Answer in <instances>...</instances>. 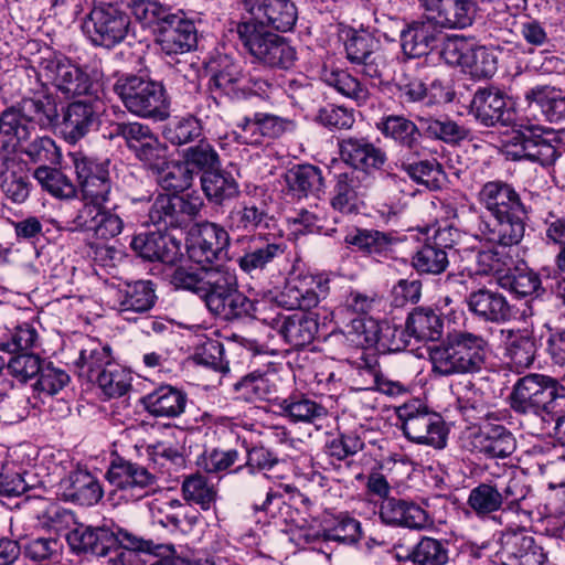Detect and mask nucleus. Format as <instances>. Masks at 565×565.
I'll return each mask as SVG.
<instances>
[{
	"label": "nucleus",
	"mask_w": 565,
	"mask_h": 565,
	"mask_svg": "<svg viewBox=\"0 0 565 565\" xmlns=\"http://www.w3.org/2000/svg\"><path fill=\"white\" fill-rule=\"evenodd\" d=\"M236 140L243 145L259 146L266 139H276L294 129V122L280 116L257 111L238 122Z\"/></svg>",
	"instance_id": "bb28decb"
},
{
	"label": "nucleus",
	"mask_w": 565,
	"mask_h": 565,
	"mask_svg": "<svg viewBox=\"0 0 565 565\" xmlns=\"http://www.w3.org/2000/svg\"><path fill=\"white\" fill-rule=\"evenodd\" d=\"M448 561V541L423 536L415 544L414 565H446Z\"/></svg>",
	"instance_id": "0e129e2a"
},
{
	"label": "nucleus",
	"mask_w": 565,
	"mask_h": 565,
	"mask_svg": "<svg viewBox=\"0 0 565 565\" xmlns=\"http://www.w3.org/2000/svg\"><path fill=\"white\" fill-rule=\"evenodd\" d=\"M361 535L362 527L360 521L347 514L337 516L330 525L323 529V537L327 541L352 544L356 543Z\"/></svg>",
	"instance_id": "774afa93"
},
{
	"label": "nucleus",
	"mask_w": 565,
	"mask_h": 565,
	"mask_svg": "<svg viewBox=\"0 0 565 565\" xmlns=\"http://www.w3.org/2000/svg\"><path fill=\"white\" fill-rule=\"evenodd\" d=\"M113 362L111 350L108 345L88 339L79 351L75 367L79 377L94 383L98 374L104 372L108 364Z\"/></svg>",
	"instance_id": "37998d69"
},
{
	"label": "nucleus",
	"mask_w": 565,
	"mask_h": 565,
	"mask_svg": "<svg viewBox=\"0 0 565 565\" xmlns=\"http://www.w3.org/2000/svg\"><path fill=\"white\" fill-rule=\"evenodd\" d=\"M213 75L211 84L228 96H239V89H244V75L239 62L227 54H217L210 64Z\"/></svg>",
	"instance_id": "ea45409f"
},
{
	"label": "nucleus",
	"mask_w": 565,
	"mask_h": 565,
	"mask_svg": "<svg viewBox=\"0 0 565 565\" xmlns=\"http://www.w3.org/2000/svg\"><path fill=\"white\" fill-rule=\"evenodd\" d=\"M201 186L206 199L218 205L237 198L241 193L239 185L232 173L218 168L202 174Z\"/></svg>",
	"instance_id": "de8ad7c7"
},
{
	"label": "nucleus",
	"mask_w": 565,
	"mask_h": 565,
	"mask_svg": "<svg viewBox=\"0 0 565 565\" xmlns=\"http://www.w3.org/2000/svg\"><path fill=\"white\" fill-rule=\"evenodd\" d=\"M330 291V279L327 275H299L290 278L279 296V303L287 309L300 311L292 315L277 313L274 317L257 319L276 330L284 340L294 348H302L310 344L319 330L316 316L307 313V310L318 306Z\"/></svg>",
	"instance_id": "f257e3e1"
},
{
	"label": "nucleus",
	"mask_w": 565,
	"mask_h": 565,
	"mask_svg": "<svg viewBox=\"0 0 565 565\" xmlns=\"http://www.w3.org/2000/svg\"><path fill=\"white\" fill-rule=\"evenodd\" d=\"M423 6L441 31L466 29L473 23L477 13L473 0H423Z\"/></svg>",
	"instance_id": "cd10ccee"
},
{
	"label": "nucleus",
	"mask_w": 565,
	"mask_h": 565,
	"mask_svg": "<svg viewBox=\"0 0 565 565\" xmlns=\"http://www.w3.org/2000/svg\"><path fill=\"white\" fill-rule=\"evenodd\" d=\"M152 175L163 190L175 193L189 189L193 181L191 169L183 161L167 160Z\"/></svg>",
	"instance_id": "13d9d810"
},
{
	"label": "nucleus",
	"mask_w": 565,
	"mask_h": 565,
	"mask_svg": "<svg viewBox=\"0 0 565 565\" xmlns=\"http://www.w3.org/2000/svg\"><path fill=\"white\" fill-rule=\"evenodd\" d=\"M131 249L149 262L175 264L182 257L181 241L170 234L139 233L131 238Z\"/></svg>",
	"instance_id": "c85d7f7f"
},
{
	"label": "nucleus",
	"mask_w": 565,
	"mask_h": 565,
	"mask_svg": "<svg viewBox=\"0 0 565 565\" xmlns=\"http://www.w3.org/2000/svg\"><path fill=\"white\" fill-rule=\"evenodd\" d=\"M344 243L365 255L381 258L393 252L396 239L391 234L377 230L354 228L345 235Z\"/></svg>",
	"instance_id": "79ce46f5"
},
{
	"label": "nucleus",
	"mask_w": 565,
	"mask_h": 565,
	"mask_svg": "<svg viewBox=\"0 0 565 565\" xmlns=\"http://www.w3.org/2000/svg\"><path fill=\"white\" fill-rule=\"evenodd\" d=\"M505 356L516 369L530 367L536 356L537 343L529 329H501Z\"/></svg>",
	"instance_id": "e433bc0d"
},
{
	"label": "nucleus",
	"mask_w": 565,
	"mask_h": 565,
	"mask_svg": "<svg viewBox=\"0 0 565 565\" xmlns=\"http://www.w3.org/2000/svg\"><path fill=\"white\" fill-rule=\"evenodd\" d=\"M467 306L471 313L487 322L504 323L512 317V307L508 299L484 287L469 294Z\"/></svg>",
	"instance_id": "f704fd0d"
},
{
	"label": "nucleus",
	"mask_w": 565,
	"mask_h": 565,
	"mask_svg": "<svg viewBox=\"0 0 565 565\" xmlns=\"http://www.w3.org/2000/svg\"><path fill=\"white\" fill-rule=\"evenodd\" d=\"M94 383L106 397H120L131 387V374L114 361L108 364L104 372L98 374Z\"/></svg>",
	"instance_id": "052dcab7"
},
{
	"label": "nucleus",
	"mask_w": 565,
	"mask_h": 565,
	"mask_svg": "<svg viewBox=\"0 0 565 565\" xmlns=\"http://www.w3.org/2000/svg\"><path fill=\"white\" fill-rule=\"evenodd\" d=\"M157 43L167 55L183 54L196 46L198 31L192 20L183 12H171L157 29Z\"/></svg>",
	"instance_id": "5701e85b"
},
{
	"label": "nucleus",
	"mask_w": 565,
	"mask_h": 565,
	"mask_svg": "<svg viewBox=\"0 0 565 565\" xmlns=\"http://www.w3.org/2000/svg\"><path fill=\"white\" fill-rule=\"evenodd\" d=\"M183 163L194 171L206 174L220 168V156L215 148L206 140H200L196 145L185 148L182 152Z\"/></svg>",
	"instance_id": "680f3d73"
},
{
	"label": "nucleus",
	"mask_w": 565,
	"mask_h": 565,
	"mask_svg": "<svg viewBox=\"0 0 565 565\" xmlns=\"http://www.w3.org/2000/svg\"><path fill=\"white\" fill-rule=\"evenodd\" d=\"M397 419L404 436L417 445L443 449L447 445L448 429L438 413L418 402L397 408Z\"/></svg>",
	"instance_id": "9b49d317"
},
{
	"label": "nucleus",
	"mask_w": 565,
	"mask_h": 565,
	"mask_svg": "<svg viewBox=\"0 0 565 565\" xmlns=\"http://www.w3.org/2000/svg\"><path fill=\"white\" fill-rule=\"evenodd\" d=\"M164 137L175 146L186 145L202 136L201 122L193 116L175 118L164 128Z\"/></svg>",
	"instance_id": "338daca9"
},
{
	"label": "nucleus",
	"mask_w": 565,
	"mask_h": 565,
	"mask_svg": "<svg viewBox=\"0 0 565 565\" xmlns=\"http://www.w3.org/2000/svg\"><path fill=\"white\" fill-rule=\"evenodd\" d=\"M82 200L109 202L113 182L109 159H98L83 153L73 157Z\"/></svg>",
	"instance_id": "f3484780"
},
{
	"label": "nucleus",
	"mask_w": 565,
	"mask_h": 565,
	"mask_svg": "<svg viewBox=\"0 0 565 565\" xmlns=\"http://www.w3.org/2000/svg\"><path fill=\"white\" fill-rule=\"evenodd\" d=\"M424 134L434 140L448 145H458L468 137V129L448 116L418 117Z\"/></svg>",
	"instance_id": "603ef678"
},
{
	"label": "nucleus",
	"mask_w": 565,
	"mask_h": 565,
	"mask_svg": "<svg viewBox=\"0 0 565 565\" xmlns=\"http://www.w3.org/2000/svg\"><path fill=\"white\" fill-rule=\"evenodd\" d=\"M470 111L486 127L510 126L514 120V113L508 107L505 94L493 86L477 89Z\"/></svg>",
	"instance_id": "b1692460"
},
{
	"label": "nucleus",
	"mask_w": 565,
	"mask_h": 565,
	"mask_svg": "<svg viewBox=\"0 0 565 565\" xmlns=\"http://www.w3.org/2000/svg\"><path fill=\"white\" fill-rule=\"evenodd\" d=\"M242 244L243 254L237 257L239 269L253 277L263 273L281 258L286 252V244L276 239H271L266 234L244 235L236 239Z\"/></svg>",
	"instance_id": "a211bd4d"
},
{
	"label": "nucleus",
	"mask_w": 565,
	"mask_h": 565,
	"mask_svg": "<svg viewBox=\"0 0 565 565\" xmlns=\"http://www.w3.org/2000/svg\"><path fill=\"white\" fill-rule=\"evenodd\" d=\"M245 8L252 14L248 22L279 32L292 30L298 19L297 8L291 0H245Z\"/></svg>",
	"instance_id": "a878e982"
},
{
	"label": "nucleus",
	"mask_w": 565,
	"mask_h": 565,
	"mask_svg": "<svg viewBox=\"0 0 565 565\" xmlns=\"http://www.w3.org/2000/svg\"><path fill=\"white\" fill-rule=\"evenodd\" d=\"M411 157L409 154L399 160V169L414 182L424 185L428 190L440 189L444 178L443 166L436 159L412 161Z\"/></svg>",
	"instance_id": "3c124183"
},
{
	"label": "nucleus",
	"mask_w": 565,
	"mask_h": 565,
	"mask_svg": "<svg viewBox=\"0 0 565 565\" xmlns=\"http://www.w3.org/2000/svg\"><path fill=\"white\" fill-rule=\"evenodd\" d=\"M58 117L57 103L52 95L22 98L0 115V147L7 152L14 151L21 142L31 138L36 126L51 129L57 124Z\"/></svg>",
	"instance_id": "f03ea898"
},
{
	"label": "nucleus",
	"mask_w": 565,
	"mask_h": 565,
	"mask_svg": "<svg viewBox=\"0 0 565 565\" xmlns=\"http://www.w3.org/2000/svg\"><path fill=\"white\" fill-rule=\"evenodd\" d=\"M156 290L150 280L126 282L117 292L118 308L121 313L149 311L156 303Z\"/></svg>",
	"instance_id": "c03bdc74"
},
{
	"label": "nucleus",
	"mask_w": 565,
	"mask_h": 565,
	"mask_svg": "<svg viewBox=\"0 0 565 565\" xmlns=\"http://www.w3.org/2000/svg\"><path fill=\"white\" fill-rule=\"evenodd\" d=\"M106 201L83 200L81 207L71 214L63 225L68 233L90 234L98 239H110L118 236L125 226L124 220L115 205L106 206Z\"/></svg>",
	"instance_id": "ddd939ff"
},
{
	"label": "nucleus",
	"mask_w": 565,
	"mask_h": 565,
	"mask_svg": "<svg viewBox=\"0 0 565 565\" xmlns=\"http://www.w3.org/2000/svg\"><path fill=\"white\" fill-rule=\"evenodd\" d=\"M435 373L449 376L479 373L486 365L488 342L481 335L460 331L430 350Z\"/></svg>",
	"instance_id": "7ed1b4c3"
},
{
	"label": "nucleus",
	"mask_w": 565,
	"mask_h": 565,
	"mask_svg": "<svg viewBox=\"0 0 565 565\" xmlns=\"http://www.w3.org/2000/svg\"><path fill=\"white\" fill-rule=\"evenodd\" d=\"M499 282L516 297H539L544 291L539 274L529 268H515L513 273L501 276Z\"/></svg>",
	"instance_id": "4d7b16f0"
},
{
	"label": "nucleus",
	"mask_w": 565,
	"mask_h": 565,
	"mask_svg": "<svg viewBox=\"0 0 565 565\" xmlns=\"http://www.w3.org/2000/svg\"><path fill=\"white\" fill-rule=\"evenodd\" d=\"M35 179L51 195L57 199H74L77 188L73 181L57 169L40 166L34 172Z\"/></svg>",
	"instance_id": "bf43d9fd"
},
{
	"label": "nucleus",
	"mask_w": 565,
	"mask_h": 565,
	"mask_svg": "<svg viewBox=\"0 0 565 565\" xmlns=\"http://www.w3.org/2000/svg\"><path fill=\"white\" fill-rule=\"evenodd\" d=\"M231 236L224 225L204 221L190 232L186 243L189 258L202 267L228 258Z\"/></svg>",
	"instance_id": "2eb2a0df"
},
{
	"label": "nucleus",
	"mask_w": 565,
	"mask_h": 565,
	"mask_svg": "<svg viewBox=\"0 0 565 565\" xmlns=\"http://www.w3.org/2000/svg\"><path fill=\"white\" fill-rule=\"evenodd\" d=\"M322 78L328 86L333 87L338 93L354 100L358 105L365 104L370 97L367 87L344 70L324 68Z\"/></svg>",
	"instance_id": "5fc2aeb1"
},
{
	"label": "nucleus",
	"mask_w": 565,
	"mask_h": 565,
	"mask_svg": "<svg viewBox=\"0 0 565 565\" xmlns=\"http://www.w3.org/2000/svg\"><path fill=\"white\" fill-rule=\"evenodd\" d=\"M380 519L386 525L422 530L433 523L428 513L413 501L386 498L380 505Z\"/></svg>",
	"instance_id": "2f4dec72"
},
{
	"label": "nucleus",
	"mask_w": 565,
	"mask_h": 565,
	"mask_svg": "<svg viewBox=\"0 0 565 565\" xmlns=\"http://www.w3.org/2000/svg\"><path fill=\"white\" fill-rule=\"evenodd\" d=\"M65 497L81 505H94L103 498L98 480L88 471L77 470L70 475Z\"/></svg>",
	"instance_id": "8fccbe9b"
},
{
	"label": "nucleus",
	"mask_w": 565,
	"mask_h": 565,
	"mask_svg": "<svg viewBox=\"0 0 565 565\" xmlns=\"http://www.w3.org/2000/svg\"><path fill=\"white\" fill-rule=\"evenodd\" d=\"M341 159L353 172H361L373 180V173L383 169L387 161L385 150L374 145L367 137H347L339 141Z\"/></svg>",
	"instance_id": "412c9836"
},
{
	"label": "nucleus",
	"mask_w": 565,
	"mask_h": 565,
	"mask_svg": "<svg viewBox=\"0 0 565 565\" xmlns=\"http://www.w3.org/2000/svg\"><path fill=\"white\" fill-rule=\"evenodd\" d=\"M286 183L290 193L298 199L320 198L324 193L326 182L322 170L313 164H297L286 173Z\"/></svg>",
	"instance_id": "58836bf2"
},
{
	"label": "nucleus",
	"mask_w": 565,
	"mask_h": 565,
	"mask_svg": "<svg viewBox=\"0 0 565 565\" xmlns=\"http://www.w3.org/2000/svg\"><path fill=\"white\" fill-rule=\"evenodd\" d=\"M504 143V152L511 160H529L541 166L553 164L558 151L553 141L556 140L552 129H545L539 125H514Z\"/></svg>",
	"instance_id": "f8f14e48"
},
{
	"label": "nucleus",
	"mask_w": 565,
	"mask_h": 565,
	"mask_svg": "<svg viewBox=\"0 0 565 565\" xmlns=\"http://www.w3.org/2000/svg\"><path fill=\"white\" fill-rule=\"evenodd\" d=\"M201 299L214 316L224 320L243 317L258 318V303L253 302L238 289L234 269L218 265L206 269L205 290Z\"/></svg>",
	"instance_id": "20e7f679"
},
{
	"label": "nucleus",
	"mask_w": 565,
	"mask_h": 565,
	"mask_svg": "<svg viewBox=\"0 0 565 565\" xmlns=\"http://www.w3.org/2000/svg\"><path fill=\"white\" fill-rule=\"evenodd\" d=\"M467 505L478 519H492L494 513L503 509L499 487L491 482L479 483L470 490Z\"/></svg>",
	"instance_id": "864d4df0"
},
{
	"label": "nucleus",
	"mask_w": 565,
	"mask_h": 565,
	"mask_svg": "<svg viewBox=\"0 0 565 565\" xmlns=\"http://www.w3.org/2000/svg\"><path fill=\"white\" fill-rule=\"evenodd\" d=\"M43 74L64 98L88 96L93 82L88 74L66 57H53L43 63Z\"/></svg>",
	"instance_id": "aec40b11"
},
{
	"label": "nucleus",
	"mask_w": 565,
	"mask_h": 565,
	"mask_svg": "<svg viewBox=\"0 0 565 565\" xmlns=\"http://www.w3.org/2000/svg\"><path fill=\"white\" fill-rule=\"evenodd\" d=\"M182 494L184 500L209 510L216 500L217 491L205 476L192 473L182 482Z\"/></svg>",
	"instance_id": "e2e57ef3"
},
{
	"label": "nucleus",
	"mask_w": 565,
	"mask_h": 565,
	"mask_svg": "<svg viewBox=\"0 0 565 565\" xmlns=\"http://www.w3.org/2000/svg\"><path fill=\"white\" fill-rule=\"evenodd\" d=\"M564 397V385L556 379L531 373L514 383L508 398L510 407L515 413L534 415L543 422V414H550L554 409L556 399Z\"/></svg>",
	"instance_id": "1a4fd4ad"
},
{
	"label": "nucleus",
	"mask_w": 565,
	"mask_h": 565,
	"mask_svg": "<svg viewBox=\"0 0 565 565\" xmlns=\"http://www.w3.org/2000/svg\"><path fill=\"white\" fill-rule=\"evenodd\" d=\"M114 92L137 117L154 121L169 117L170 103L164 86L147 75L124 74L116 79Z\"/></svg>",
	"instance_id": "39448f33"
},
{
	"label": "nucleus",
	"mask_w": 565,
	"mask_h": 565,
	"mask_svg": "<svg viewBox=\"0 0 565 565\" xmlns=\"http://www.w3.org/2000/svg\"><path fill=\"white\" fill-rule=\"evenodd\" d=\"M271 204L268 191L256 184H247L243 200L233 206L224 220V227L233 233L254 232L267 225Z\"/></svg>",
	"instance_id": "4468645a"
},
{
	"label": "nucleus",
	"mask_w": 565,
	"mask_h": 565,
	"mask_svg": "<svg viewBox=\"0 0 565 565\" xmlns=\"http://www.w3.org/2000/svg\"><path fill=\"white\" fill-rule=\"evenodd\" d=\"M412 264L418 273L438 275L445 271L449 264L448 254L426 241L414 254Z\"/></svg>",
	"instance_id": "69168bd1"
},
{
	"label": "nucleus",
	"mask_w": 565,
	"mask_h": 565,
	"mask_svg": "<svg viewBox=\"0 0 565 565\" xmlns=\"http://www.w3.org/2000/svg\"><path fill=\"white\" fill-rule=\"evenodd\" d=\"M97 111L90 102L71 103L63 113L61 132L68 143H76L97 124Z\"/></svg>",
	"instance_id": "c9c22d12"
},
{
	"label": "nucleus",
	"mask_w": 565,
	"mask_h": 565,
	"mask_svg": "<svg viewBox=\"0 0 565 565\" xmlns=\"http://www.w3.org/2000/svg\"><path fill=\"white\" fill-rule=\"evenodd\" d=\"M373 179L356 172H341L334 175L330 205L341 214H353L359 210L360 196L371 186Z\"/></svg>",
	"instance_id": "7c9ffc66"
},
{
	"label": "nucleus",
	"mask_w": 565,
	"mask_h": 565,
	"mask_svg": "<svg viewBox=\"0 0 565 565\" xmlns=\"http://www.w3.org/2000/svg\"><path fill=\"white\" fill-rule=\"evenodd\" d=\"M525 99L535 104L550 122L565 120V95H557L550 86H535L524 94Z\"/></svg>",
	"instance_id": "6e6d98bb"
},
{
	"label": "nucleus",
	"mask_w": 565,
	"mask_h": 565,
	"mask_svg": "<svg viewBox=\"0 0 565 565\" xmlns=\"http://www.w3.org/2000/svg\"><path fill=\"white\" fill-rule=\"evenodd\" d=\"M203 207L200 196L159 194L152 201L148 216L153 225L163 228H178L196 217Z\"/></svg>",
	"instance_id": "dca6fc26"
},
{
	"label": "nucleus",
	"mask_w": 565,
	"mask_h": 565,
	"mask_svg": "<svg viewBox=\"0 0 565 565\" xmlns=\"http://www.w3.org/2000/svg\"><path fill=\"white\" fill-rule=\"evenodd\" d=\"M186 393L172 385H161L142 397L146 411L154 417L175 418L184 413Z\"/></svg>",
	"instance_id": "4c0bfd02"
},
{
	"label": "nucleus",
	"mask_w": 565,
	"mask_h": 565,
	"mask_svg": "<svg viewBox=\"0 0 565 565\" xmlns=\"http://www.w3.org/2000/svg\"><path fill=\"white\" fill-rule=\"evenodd\" d=\"M406 328L416 341H438L444 333L441 313L430 307L414 308L406 318Z\"/></svg>",
	"instance_id": "a19ab883"
},
{
	"label": "nucleus",
	"mask_w": 565,
	"mask_h": 565,
	"mask_svg": "<svg viewBox=\"0 0 565 565\" xmlns=\"http://www.w3.org/2000/svg\"><path fill=\"white\" fill-rule=\"evenodd\" d=\"M279 458L271 450L260 446L247 448V460L244 466L237 467L234 472L247 468L248 477L244 484V493L252 502L255 512L274 513V507L282 502V492L292 493L296 488L292 484L279 483L276 487H268V476L258 475L257 470H270L278 465Z\"/></svg>",
	"instance_id": "423d86ee"
},
{
	"label": "nucleus",
	"mask_w": 565,
	"mask_h": 565,
	"mask_svg": "<svg viewBox=\"0 0 565 565\" xmlns=\"http://www.w3.org/2000/svg\"><path fill=\"white\" fill-rule=\"evenodd\" d=\"M236 33L244 49L256 62L270 68L288 70L296 62V50L282 36L256 22H241Z\"/></svg>",
	"instance_id": "9d476101"
},
{
	"label": "nucleus",
	"mask_w": 565,
	"mask_h": 565,
	"mask_svg": "<svg viewBox=\"0 0 565 565\" xmlns=\"http://www.w3.org/2000/svg\"><path fill=\"white\" fill-rule=\"evenodd\" d=\"M479 204L490 216L503 215L526 209L515 189L503 181H488L478 192Z\"/></svg>",
	"instance_id": "72a5a7b5"
},
{
	"label": "nucleus",
	"mask_w": 565,
	"mask_h": 565,
	"mask_svg": "<svg viewBox=\"0 0 565 565\" xmlns=\"http://www.w3.org/2000/svg\"><path fill=\"white\" fill-rule=\"evenodd\" d=\"M82 31L93 46L111 50L134 36L129 13L118 3L98 2L82 21Z\"/></svg>",
	"instance_id": "0eeeda50"
},
{
	"label": "nucleus",
	"mask_w": 565,
	"mask_h": 565,
	"mask_svg": "<svg viewBox=\"0 0 565 565\" xmlns=\"http://www.w3.org/2000/svg\"><path fill=\"white\" fill-rule=\"evenodd\" d=\"M456 394L458 408L467 420L471 423L482 420L483 423L489 419H499L495 413L489 411L483 399V393L471 381L457 386Z\"/></svg>",
	"instance_id": "09e8293b"
},
{
	"label": "nucleus",
	"mask_w": 565,
	"mask_h": 565,
	"mask_svg": "<svg viewBox=\"0 0 565 565\" xmlns=\"http://www.w3.org/2000/svg\"><path fill=\"white\" fill-rule=\"evenodd\" d=\"M381 135L408 151L411 156L420 157L425 150L422 146L423 132L405 115H384L375 122Z\"/></svg>",
	"instance_id": "c756f323"
},
{
	"label": "nucleus",
	"mask_w": 565,
	"mask_h": 565,
	"mask_svg": "<svg viewBox=\"0 0 565 565\" xmlns=\"http://www.w3.org/2000/svg\"><path fill=\"white\" fill-rule=\"evenodd\" d=\"M504 546L507 553L516 559L520 565H543L547 559L543 547L524 530L507 532L504 534Z\"/></svg>",
	"instance_id": "a18cd8bd"
},
{
	"label": "nucleus",
	"mask_w": 565,
	"mask_h": 565,
	"mask_svg": "<svg viewBox=\"0 0 565 565\" xmlns=\"http://www.w3.org/2000/svg\"><path fill=\"white\" fill-rule=\"evenodd\" d=\"M106 477L110 484L138 500L158 487L157 476L146 467L121 457L114 459Z\"/></svg>",
	"instance_id": "6ab92c4d"
},
{
	"label": "nucleus",
	"mask_w": 565,
	"mask_h": 565,
	"mask_svg": "<svg viewBox=\"0 0 565 565\" xmlns=\"http://www.w3.org/2000/svg\"><path fill=\"white\" fill-rule=\"evenodd\" d=\"M526 220V209L503 215L479 216L478 231L487 242L511 247L523 239Z\"/></svg>",
	"instance_id": "4be33fe9"
},
{
	"label": "nucleus",
	"mask_w": 565,
	"mask_h": 565,
	"mask_svg": "<svg viewBox=\"0 0 565 565\" xmlns=\"http://www.w3.org/2000/svg\"><path fill=\"white\" fill-rule=\"evenodd\" d=\"M497 419H489L479 424V429L471 435L472 450L489 459H504L511 456L516 448L513 434Z\"/></svg>",
	"instance_id": "393cba45"
},
{
	"label": "nucleus",
	"mask_w": 565,
	"mask_h": 565,
	"mask_svg": "<svg viewBox=\"0 0 565 565\" xmlns=\"http://www.w3.org/2000/svg\"><path fill=\"white\" fill-rule=\"evenodd\" d=\"M281 415L292 423L317 424L328 415L327 408L303 394H294L279 403Z\"/></svg>",
	"instance_id": "49530a36"
},
{
	"label": "nucleus",
	"mask_w": 565,
	"mask_h": 565,
	"mask_svg": "<svg viewBox=\"0 0 565 565\" xmlns=\"http://www.w3.org/2000/svg\"><path fill=\"white\" fill-rule=\"evenodd\" d=\"M443 39V31L428 15L426 20L413 22L401 33L403 52L412 58L427 55Z\"/></svg>",
	"instance_id": "473e14b6"
},
{
	"label": "nucleus",
	"mask_w": 565,
	"mask_h": 565,
	"mask_svg": "<svg viewBox=\"0 0 565 565\" xmlns=\"http://www.w3.org/2000/svg\"><path fill=\"white\" fill-rule=\"evenodd\" d=\"M73 551L106 556L110 550L122 547L138 552H153V543L121 529L116 524L103 526L78 525L66 536Z\"/></svg>",
	"instance_id": "6e6552de"
}]
</instances>
